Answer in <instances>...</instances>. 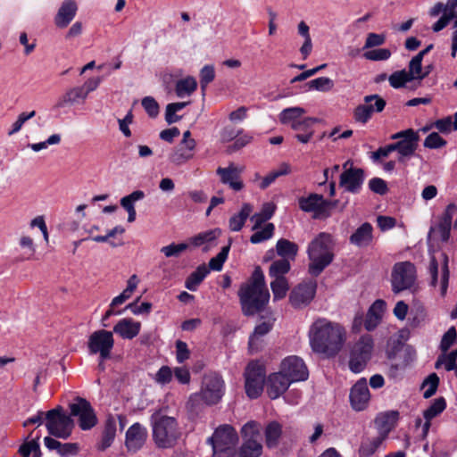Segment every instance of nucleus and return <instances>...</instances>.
Segmentation results:
<instances>
[{
    "mask_svg": "<svg viewBox=\"0 0 457 457\" xmlns=\"http://www.w3.org/2000/svg\"><path fill=\"white\" fill-rule=\"evenodd\" d=\"M312 350L325 358L337 356L344 348L347 332L343 325L326 318L316 319L308 331Z\"/></svg>",
    "mask_w": 457,
    "mask_h": 457,
    "instance_id": "1",
    "label": "nucleus"
},
{
    "mask_svg": "<svg viewBox=\"0 0 457 457\" xmlns=\"http://www.w3.org/2000/svg\"><path fill=\"white\" fill-rule=\"evenodd\" d=\"M238 296L245 315H253L261 312L270 301L263 272L256 268L251 278L241 286Z\"/></svg>",
    "mask_w": 457,
    "mask_h": 457,
    "instance_id": "2",
    "label": "nucleus"
},
{
    "mask_svg": "<svg viewBox=\"0 0 457 457\" xmlns=\"http://www.w3.org/2000/svg\"><path fill=\"white\" fill-rule=\"evenodd\" d=\"M334 241L331 235L321 232L308 245L307 253L310 259L309 271L319 275L334 258Z\"/></svg>",
    "mask_w": 457,
    "mask_h": 457,
    "instance_id": "3",
    "label": "nucleus"
},
{
    "mask_svg": "<svg viewBox=\"0 0 457 457\" xmlns=\"http://www.w3.org/2000/svg\"><path fill=\"white\" fill-rule=\"evenodd\" d=\"M225 391L226 385L222 377L215 372L207 373L203 377L200 391L192 395L190 401L214 405L221 401Z\"/></svg>",
    "mask_w": 457,
    "mask_h": 457,
    "instance_id": "4",
    "label": "nucleus"
},
{
    "mask_svg": "<svg viewBox=\"0 0 457 457\" xmlns=\"http://www.w3.org/2000/svg\"><path fill=\"white\" fill-rule=\"evenodd\" d=\"M153 437L160 448L171 447L179 436V430L174 418L154 413L152 416Z\"/></svg>",
    "mask_w": 457,
    "mask_h": 457,
    "instance_id": "5",
    "label": "nucleus"
},
{
    "mask_svg": "<svg viewBox=\"0 0 457 457\" xmlns=\"http://www.w3.org/2000/svg\"><path fill=\"white\" fill-rule=\"evenodd\" d=\"M212 447L214 457H234L235 446L238 442L236 429L228 425L219 426L212 436L207 439Z\"/></svg>",
    "mask_w": 457,
    "mask_h": 457,
    "instance_id": "6",
    "label": "nucleus"
},
{
    "mask_svg": "<svg viewBox=\"0 0 457 457\" xmlns=\"http://www.w3.org/2000/svg\"><path fill=\"white\" fill-rule=\"evenodd\" d=\"M448 256L445 253H432L428 264L429 285L438 289L442 297L445 296L449 284Z\"/></svg>",
    "mask_w": 457,
    "mask_h": 457,
    "instance_id": "7",
    "label": "nucleus"
},
{
    "mask_svg": "<svg viewBox=\"0 0 457 457\" xmlns=\"http://www.w3.org/2000/svg\"><path fill=\"white\" fill-rule=\"evenodd\" d=\"M262 425L254 420L245 423L241 428L243 445L240 448V457H260L262 453L261 444Z\"/></svg>",
    "mask_w": 457,
    "mask_h": 457,
    "instance_id": "8",
    "label": "nucleus"
},
{
    "mask_svg": "<svg viewBox=\"0 0 457 457\" xmlns=\"http://www.w3.org/2000/svg\"><path fill=\"white\" fill-rule=\"evenodd\" d=\"M266 370L263 364L257 361H250L245 369V390L251 399L258 398L264 387Z\"/></svg>",
    "mask_w": 457,
    "mask_h": 457,
    "instance_id": "9",
    "label": "nucleus"
},
{
    "mask_svg": "<svg viewBox=\"0 0 457 457\" xmlns=\"http://www.w3.org/2000/svg\"><path fill=\"white\" fill-rule=\"evenodd\" d=\"M417 272L413 263L410 262H397L391 272V286L394 293L411 289L416 282Z\"/></svg>",
    "mask_w": 457,
    "mask_h": 457,
    "instance_id": "10",
    "label": "nucleus"
},
{
    "mask_svg": "<svg viewBox=\"0 0 457 457\" xmlns=\"http://www.w3.org/2000/svg\"><path fill=\"white\" fill-rule=\"evenodd\" d=\"M374 342L370 336H362L353 346L349 368L354 373H360L366 367L371 358Z\"/></svg>",
    "mask_w": 457,
    "mask_h": 457,
    "instance_id": "11",
    "label": "nucleus"
},
{
    "mask_svg": "<svg viewBox=\"0 0 457 457\" xmlns=\"http://www.w3.org/2000/svg\"><path fill=\"white\" fill-rule=\"evenodd\" d=\"M46 419V426L50 435L62 439L71 436L74 426L73 420L62 412L61 408L48 411Z\"/></svg>",
    "mask_w": 457,
    "mask_h": 457,
    "instance_id": "12",
    "label": "nucleus"
},
{
    "mask_svg": "<svg viewBox=\"0 0 457 457\" xmlns=\"http://www.w3.org/2000/svg\"><path fill=\"white\" fill-rule=\"evenodd\" d=\"M386 107V101L378 95H369L353 112V120L361 125L367 124L375 112H381Z\"/></svg>",
    "mask_w": 457,
    "mask_h": 457,
    "instance_id": "13",
    "label": "nucleus"
},
{
    "mask_svg": "<svg viewBox=\"0 0 457 457\" xmlns=\"http://www.w3.org/2000/svg\"><path fill=\"white\" fill-rule=\"evenodd\" d=\"M391 139L398 140V162L404 163L414 155L419 146L420 136L418 131L408 129L393 134Z\"/></svg>",
    "mask_w": 457,
    "mask_h": 457,
    "instance_id": "14",
    "label": "nucleus"
},
{
    "mask_svg": "<svg viewBox=\"0 0 457 457\" xmlns=\"http://www.w3.org/2000/svg\"><path fill=\"white\" fill-rule=\"evenodd\" d=\"M114 346V338L112 331L99 329L93 332L87 341L88 351L91 354H99L104 361L110 358Z\"/></svg>",
    "mask_w": 457,
    "mask_h": 457,
    "instance_id": "15",
    "label": "nucleus"
},
{
    "mask_svg": "<svg viewBox=\"0 0 457 457\" xmlns=\"http://www.w3.org/2000/svg\"><path fill=\"white\" fill-rule=\"evenodd\" d=\"M71 416L77 417L81 429L87 430L95 427L97 418L90 403L84 398L77 397L69 405Z\"/></svg>",
    "mask_w": 457,
    "mask_h": 457,
    "instance_id": "16",
    "label": "nucleus"
},
{
    "mask_svg": "<svg viewBox=\"0 0 457 457\" xmlns=\"http://www.w3.org/2000/svg\"><path fill=\"white\" fill-rule=\"evenodd\" d=\"M299 207L305 212H312L315 219L327 218L330 215V209L335 206L327 201L321 195L311 194L298 200Z\"/></svg>",
    "mask_w": 457,
    "mask_h": 457,
    "instance_id": "17",
    "label": "nucleus"
},
{
    "mask_svg": "<svg viewBox=\"0 0 457 457\" xmlns=\"http://www.w3.org/2000/svg\"><path fill=\"white\" fill-rule=\"evenodd\" d=\"M344 171L340 176L339 185L345 191L356 194L361 188L364 180L363 170L353 167L351 160L343 164Z\"/></svg>",
    "mask_w": 457,
    "mask_h": 457,
    "instance_id": "18",
    "label": "nucleus"
},
{
    "mask_svg": "<svg viewBox=\"0 0 457 457\" xmlns=\"http://www.w3.org/2000/svg\"><path fill=\"white\" fill-rule=\"evenodd\" d=\"M279 370L292 383L304 381L309 377L305 363L301 358L295 355L285 358Z\"/></svg>",
    "mask_w": 457,
    "mask_h": 457,
    "instance_id": "19",
    "label": "nucleus"
},
{
    "mask_svg": "<svg viewBox=\"0 0 457 457\" xmlns=\"http://www.w3.org/2000/svg\"><path fill=\"white\" fill-rule=\"evenodd\" d=\"M317 285L314 281L303 282L295 286L289 295V302L295 308L308 305L314 298Z\"/></svg>",
    "mask_w": 457,
    "mask_h": 457,
    "instance_id": "20",
    "label": "nucleus"
},
{
    "mask_svg": "<svg viewBox=\"0 0 457 457\" xmlns=\"http://www.w3.org/2000/svg\"><path fill=\"white\" fill-rule=\"evenodd\" d=\"M244 167L229 163L228 167H219L216 173L222 184L228 185L234 191H240L244 188V182L241 179Z\"/></svg>",
    "mask_w": 457,
    "mask_h": 457,
    "instance_id": "21",
    "label": "nucleus"
},
{
    "mask_svg": "<svg viewBox=\"0 0 457 457\" xmlns=\"http://www.w3.org/2000/svg\"><path fill=\"white\" fill-rule=\"evenodd\" d=\"M351 406L355 411H363L367 408L370 394L365 378L359 379L351 388L350 392Z\"/></svg>",
    "mask_w": 457,
    "mask_h": 457,
    "instance_id": "22",
    "label": "nucleus"
},
{
    "mask_svg": "<svg viewBox=\"0 0 457 457\" xmlns=\"http://www.w3.org/2000/svg\"><path fill=\"white\" fill-rule=\"evenodd\" d=\"M291 384L289 378L279 370L269 375L266 380L267 394L270 399H277L288 389Z\"/></svg>",
    "mask_w": 457,
    "mask_h": 457,
    "instance_id": "23",
    "label": "nucleus"
},
{
    "mask_svg": "<svg viewBox=\"0 0 457 457\" xmlns=\"http://www.w3.org/2000/svg\"><path fill=\"white\" fill-rule=\"evenodd\" d=\"M147 438L146 428L139 423H134L126 432L125 445L130 452L142 448Z\"/></svg>",
    "mask_w": 457,
    "mask_h": 457,
    "instance_id": "24",
    "label": "nucleus"
},
{
    "mask_svg": "<svg viewBox=\"0 0 457 457\" xmlns=\"http://www.w3.org/2000/svg\"><path fill=\"white\" fill-rule=\"evenodd\" d=\"M197 143H182L170 153L169 161L175 166H181L194 159Z\"/></svg>",
    "mask_w": 457,
    "mask_h": 457,
    "instance_id": "25",
    "label": "nucleus"
},
{
    "mask_svg": "<svg viewBox=\"0 0 457 457\" xmlns=\"http://www.w3.org/2000/svg\"><path fill=\"white\" fill-rule=\"evenodd\" d=\"M221 236L220 228H213L207 231L200 232L189 238V243L195 247L203 246L204 252L210 251L217 245V239Z\"/></svg>",
    "mask_w": 457,
    "mask_h": 457,
    "instance_id": "26",
    "label": "nucleus"
},
{
    "mask_svg": "<svg viewBox=\"0 0 457 457\" xmlns=\"http://www.w3.org/2000/svg\"><path fill=\"white\" fill-rule=\"evenodd\" d=\"M141 323L131 318L120 320L113 327V332L123 339H133L140 332Z\"/></svg>",
    "mask_w": 457,
    "mask_h": 457,
    "instance_id": "27",
    "label": "nucleus"
},
{
    "mask_svg": "<svg viewBox=\"0 0 457 457\" xmlns=\"http://www.w3.org/2000/svg\"><path fill=\"white\" fill-rule=\"evenodd\" d=\"M446 407V403L444 398L436 399L432 404L423 412L425 422L421 428L420 438L425 439L430 428V421L432 419L438 416Z\"/></svg>",
    "mask_w": 457,
    "mask_h": 457,
    "instance_id": "28",
    "label": "nucleus"
},
{
    "mask_svg": "<svg viewBox=\"0 0 457 457\" xmlns=\"http://www.w3.org/2000/svg\"><path fill=\"white\" fill-rule=\"evenodd\" d=\"M385 311V301L376 300L368 310L364 322L365 328L369 331L375 329L381 322Z\"/></svg>",
    "mask_w": 457,
    "mask_h": 457,
    "instance_id": "29",
    "label": "nucleus"
},
{
    "mask_svg": "<svg viewBox=\"0 0 457 457\" xmlns=\"http://www.w3.org/2000/svg\"><path fill=\"white\" fill-rule=\"evenodd\" d=\"M77 4L72 0L64 1L59 8L54 18V23L58 28H66L77 13Z\"/></svg>",
    "mask_w": 457,
    "mask_h": 457,
    "instance_id": "30",
    "label": "nucleus"
},
{
    "mask_svg": "<svg viewBox=\"0 0 457 457\" xmlns=\"http://www.w3.org/2000/svg\"><path fill=\"white\" fill-rule=\"evenodd\" d=\"M372 232V226L365 222L352 234L350 243L358 247L368 246L373 239Z\"/></svg>",
    "mask_w": 457,
    "mask_h": 457,
    "instance_id": "31",
    "label": "nucleus"
},
{
    "mask_svg": "<svg viewBox=\"0 0 457 457\" xmlns=\"http://www.w3.org/2000/svg\"><path fill=\"white\" fill-rule=\"evenodd\" d=\"M397 419L398 413L396 411L379 414L375 420L378 435L383 436L386 439L388 433L395 428Z\"/></svg>",
    "mask_w": 457,
    "mask_h": 457,
    "instance_id": "32",
    "label": "nucleus"
},
{
    "mask_svg": "<svg viewBox=\"0 0 457 457\" xmlns=\"http://www.w3.org/2000/svg\"><path fill=\"white\" fill-rule=\"evenodd\" d=\"M145 197V193L141 190L133 191L131 194L123 196L120 199V205L128 212V221L133 222L136 220L137 212L135 204Z\"/></svg>",
    "mask_w": 457,
    "mask_h": 457,
    "instance_id": "33",
    "label": "nucleus"
},
{
    "mask_svg": "<svg viewBox=\"0 0 457 457\" xmlns=\"http://www.w3.org/2000/svg\"><path fill=\"white\" fill-rule=\"evenodd\" d=\"M306 113L305 109L300 106L289 107L284 109L278 115L279 121L282 124L289 125L293 129Z\"/></svg>",
    "mask_w": 457,
    "mask_h": 457,
    "instance_id": "34",
    "label": "nucleus"
},
{
    "mask_svg": "<svg viewBox=\"0 0 457 457\" xmlns=\"http://www.w3.org/2000/svg\"><path fill=\"white\" fill-rule=\"evenodd\" d=\"M384 441V436L379 435L363 438L359 448L360 457H369L374 454L381 447Z\"/></svg>",
    "mask_w": 457,
    "mask_h": 457,
    "instance_id": "35",
    "label": "nucleus"
},
{
    "mask_svg": "<svg viewBox=\"0 0 457 457\" xmlns=\"http://www.w3.org/2000/svg\"><path fill=\"white\" fill-rule=\"evenodd\" d=\"M253 206L250 204H244L238 213L234 214L229 219L228 227L232 231H239L245 225V220L253 212Z\"/></svg>",
    "mask_w": 457,
    "mask_h": 457,
    "instance_id": "36",
    "label": "nucleus"
},
{
    "mask_svg": "<svg viewBox=\"0 0 457 457\" xmlns=\"http://www.w3.org/2000/svg\"><path fill=\"white\" fill-rule=\"evenodd\" d=\"M265 442L269 448L278 446L282 435V427L276 421L270 422L265 428Z\"/></svg>",
    "mask_w": 457,
    "mask_h": 457,
    "instance_id": "37",
    "label": "nucleus"
},
{
    "mask_svg": "<svg viewBox=\"0 0 457 457\" xmlns=\"http://www.w3.org/2000/svg\"><path fill=\"white\" fill-rule=\"evenodd\" d=\"M197 87L196 79L192 76H187L177 81L175 86L176 95L182 98L193 94Z\"/></svg>",
    "mask_w": 457,
    "mask_h": 457,
    "instance_id": "38",
    "label": "nucleus"
},
{
    "mask_svg": "<svg viewBox=\"0 0 457 457\" xmlns=\"http://www.w3.org/2000/svg\"><path fill=\"white\" fill-rule=\"evenodd\" d=\"M209 272V269L205 264L198 266L197 269L187 278L185 287L190 291H195L198 285L204 279Z\"/></svg>",
    "mask_w": 457,
    "mask_h": 457,
    "instance_id": "39",
    "label": "nucleus"
},
{
    "mask_svg": "<svg viewBox=\"0 0 457 457\" xmlns=\"http://www.w3.org/2000/svg\"><path fill=\"white\" fill-rule=\"evenodd\" d=\"M276 251L283 259L293 260L297 253L298 246L296 244L282 238L277 242Z\"/></svg>",
    "mask_w": 457,
    "mask_h": 457,
    "instance_id": "40",
    "label": "nucleus"
},
{
    "mask_svg": "<svg viewBox=\"0 0 457 457\" xmlns=\"http://www.w3.org/2000/svg\"><path fill=\"white\" fill-rule=\"evenodd\" d=\"M422 60L420 54H416L413 56L408 64V72L409 75L414 79V80H422L424 78H426L429 71H423L422 69Z\"/></svg>",
    "mask_w": 457,
    "mask_h": 457,
    "instance_id": "41",
    "label": "nucleus"
},
{
    "mask_svg": "<svg viewBox=\"0 0 457 457\" xmlns=\"http://www.w3.org/2000/svg\"><path fill=\"white\" fill-rule=\"evenodd\" d=\"M270 288L273 294V301H279L286 297L289 284L286 278H273L270 282Z\"/></svg>",
    "mask_w": 457,
    "mask_h": 457,
    "instance_id": "42",
    "label": "nucleus"
},
{
    "mask_svg": "<svg viewBox=\"0 0 457 457\" xmlns=\"http://www.w3.org/2000/svg\"><path fill=\"white\" fill-rule=\"evenodd\" d=\"M307 90L318 92H328L335 86L334 81L328 77H319L306 83Z\"/></svg>",
    "mask_w": 457,
    "mask_h": 457,
    "instance_id": "43",
    "label": "nucleus"
},
{
    "mask_svg": "<svg viewBox=\"0 0 457 457\" xmlns=\"http://www.w3.org/2000/svg\"><path fill=\"white\" fill-rule=\"evenodd\" d=\"M413 80L406 70L395 71L388 78L390 86L396 89L405 87L407 83Z\"/></svg>",
    "mask_w": 457,
    "mask_h": 457,
    "instance_id": "44",
    "label": "nucleus"
},
{
    "mask_svg": "<svg viewBox=\"0 0 457 457\" xmlns=\"http://www.w3.org/2000/svg\"><path fill=\"white\" fill-rule=\"evenodd\" d=\"M456 360H457V350H453L448 353L444 352V353L438 357V359L436 362V369L444 368L447 371L453 370L456 367Z\"/></svg>",
    "mask_w": 457,
    "mask_h": 457,
    "instance_id": "45",
    "label": "nucleus"
},
{
    "mask_svg": "<svg viewBox=\"0 0 457 457\" xmlns=\"http://www.w3.org/2000/svg\"><path fill=\"white\" fill-rule=\"evenodd\" d=\"M289 260L282 258L271 263L269 270V275L271 278H285V274H287L289 271Z\"/></svg>",
    "mask_w": 457,
    "mask_h": 457,
    "instance_id": "46",
    "label": "nucleus"
},
{
    "mask_svg": "<svg viewBox=\"0 0 457 457\" xmlns=\"http://www.w3.org/2000/svg\"><path fill=\"white\" fill-rule=\"evenodd\" d=\"M230 244L231 243L229 242L228 245L223 246L220 253L210 260L208 268L209 271L211 270L214 271H220L222 270L223 264L228 256Z\"/></svg>",
    "mask_w": 457,
    "mask_h": 457,
    "instance_id": "47",
    "label": "nucleus"
},
{
    "mask_svg": "<svg viewBox=\"0 0 457 457\" xmlns=\"http://www.w3.org/2000/svg\"><path fill=\"white\" fill-rule=\"evenodd\" d=\"M87 96L86 91L81 87H75L69 89L64 96L63 101L70 104L82 103L87 99Z\"/></svg>",
    "mask_w": 457,
    "mask_h": 457,
    "instance_id": "48",
    "label": "nucleus"
},
{
    "mask_svg": "<svg viewBox=\"0 0 457 457\" xmlns=\"http://www.w3.org/2000/svg\"><path fill=\"white\" fill-rule=\"evenodd\" d=\"M36 115V112L35 111H30V112H21L18 116H17V119L14 122H12V124L11 125L8 132H7V135L8 136H12V135H15L17 134L18 132H20L23 127V125L30 119L34 118Z\"/></svg>",
    "mask_w": 457,
    "mask_h": 457,
    "instance_id": "49",
    "label": "nucleus"
},
{
    "mask_svg": "<svg viewBox=\"0 0 457 457\" xmlns=\"http://www.w3.org/2000/svg\"><path fill=\"white\" fill-rule=\"evenodd\" d=\"M275 227L272 223H267L261 230H257L251 236L252 244H259L272 237Z\"/></svg>",
    "mask_w": 457,
    "mask_h": 457,
    "instance_id": "50",
    "label": "nucleus"
},
{
    "mask_svg": "<svg viewBox=\"0 0 457 457\" xmlns=\"http://www.w3.org/2000/svg\"><path fill=\"white\" fill-rule=\"evenodd\" d=\"M19 453L22 457H40V448L37 438L28 441L21 445Z\"/></svg>",
    "mask_w": 457,
    "mask_h": 457,
    "instance_id": "51",
    "label": "nucleus"
},
{
    "mask_svg": "<svg viewBox=\"0 0 457 457\" xmlns=\"http://www.w3.org/2000/svg\"><path fill=\"white\" fill-rule=\"evenodd\" d=\"M450 226L439 223L438 226L431 228L428 238L429 240L446 242L450 237Z\"/></svg>",
    "mask_w": 457,
    "mask_h": 457,
    "instance_id": "52",
    "label": "nucleus"
},
{
    "mask_svg": "<svg viewBox=\"0 0 457 457\" xmlns=\"http://www.w3.org/2000/svg\"><path fill=\"white\" fill-rule=\"evenodd\" d=\"M187 104H188V103H187V102L169 104L166 106V112H165L166 121L169 124L177 122L179 120V117L176 115V112L181 111Z\"/></svg>",
    "mask_w": 457,
    "mask_h": 457,
    "instance_id": "53",
    "label": "nucleus"
},
{
    "mask_svg": "<svg viewBox=\"0 0 457 457\" xmlns=\"http://www.w3.org/2000/svg\"><path fill=\"white\" fill-rule=\"evenodd\" d=\"M62 137L60 134H53L47 137L46 141L39 142V143H34L29 145V147L37 153L44 149H46L49 145H59L61 143Z\"/></svg>",
    "mask_w": 457,
    "mask_h": 457,
    "instance_id": "54",
    "label": "nucleus"
},
{
    "mask_svg": "<svg viewBox=\"0 0 457 457\" xmlns=\"http://www.w3.org/2000/svg\"><path fill=\"white\" fill-rule=\"evenodd\" d=\"M439 383V378L436 374L433 373L423 382L422 387L424 389L423 395L425 398L431 397L436 391Z\"/></svg>",
    "mask_w": 457,
    "mask_h": 457,
    "instance_id": "55",
    "label": "nucleus"
},
{
    "mask_svg": "<svg viewBox=\"0 0 457 457\" xmlns=\"http://www.w3.org/2000/svg\"><path fill=\"white\" fill-rule=\"evenodd\" d=\"M391 51L387 48H378L369 50L363 56L370 61H386L391 57Z\"/></svg>",
    "mask_w": 457,
    "mask_h": 457,
    "instance_id": "56",
    "label": "nucleus"
},
{
    "mask_svg": "<svg viewBox=\"0 0 457 457\" xmlns=\"http://www.w3.org/2000/svg\"><path fill=\"white\" fill-rule=\"evenodd\" d=\"M187 245L185 243L181 244H170L166 246L161 248V253L164 254L165 257H178L187 249Z\"/></svg>",
    "mask_w": 457,
    "mask_h": 457,
    "instance_id": "57",
    "label": "nucleus"
},
{
    "mask_svg": "<svg viewBox=\"0 0 457 457\" xmlns=\"http://www.w3.org/2000/svg\"><path fill=\"white\" fill-rule=\"evenodd\" d=\"M116 436V427L114 424H108L103 433L99 447L102 450L108 448L113 442Z\"/></svg>",
    "mask_w": 457,
    "mask_h": 457,
    "instance_id": "58",
    "label": "nucleus"
},
{
    "mask_svg": "<svg viewBox=\"0 0 457 457\" xmlns=\"http://www.w3.org/2000/svg\"><path fill=\"white\" fill-rule=\"evenodd\" d=\"M446 141L436 132L430 133L424 140L423 145L428 149H437L444 147Z\"/></svg>",
    "mask_w": 457,
    "mask_h": 457,
    "instance_id": "59",
    "label": "nucleus"
},
{
    "mask_svg": "<svg viewBox=\"0 0 457 457\" xmlns=\"http://www.w3.org/2000/svg\"><path fill=\"white\" fill-rule=\"evenodd\" d=\"M173 372L168 366H162L159 369L154 376V381L160 385H165L171 381Z\"/></svg>",
    "mask_w": 457,
    "mask_h": 457,
    "instance_id": "60",
    "label": "nucleus"
},
{
    "mask_svg": "<svg viewBox=\"0 0 457 457\" xmlns=\"http://www.w3.org/2000/svg\"><path fill=\"white\" fill-rule=\"evenodd\" d=\"M215 78L214 67L212 65H205L200 71L201 87L204 89L207 85Z\"/></svg>",
    "mask_w": 457,
    "mask_h": 457,
    "instance_id": "61",
    "label": "nucleus"
},
{
    "mask_svg": "<svg viewBox=\"0 0 457 457\" xmlns=\"http://www.w3.org/2000/svg\"><path fill=\"white\" fill-rule=\"evenodd\" d=\"M137 301L138 299L133 303H129L126 306V309L130 310L134 315L149 314L152 310V303L145 302L140 305H137Z\"/></svg>",
    "mask_w": 457,
    "mask_h": 457,
    "instance_id": "62",
    "label": "nucleus"
},
{
    "mask_svg": "<svg viewBox=\"0 0 457 457\" xmlns=\"http://www.w3.org/2000/svg\"><path fill=\"white\" fill-rule=\"evenodd\" d=\"M142 105L150 117L155 118L158 115L159 104L154 97H152V96L144 97L142 99Z\"/></svg>",
    "mask_w": 457,
    "mask_h": 457,
    "instance_id": "63",
    "label": "nucleus"
},
{
    "mask_svg": "<svg viewBox=\"0 0 457 457\" xmlns=\"http://www.w3.org/2000/svg\"><path fill=\"white\" fill-rule=\"evenodd\" d=\"M386 41V37L383 34L369 33L363 49L372 48L383 45Z\"/></svg>",
    "mask_w": 457,
    "mask_h": 457,
    "instance_id": "64",
    "label": "nucleus"
}]
</instances>
